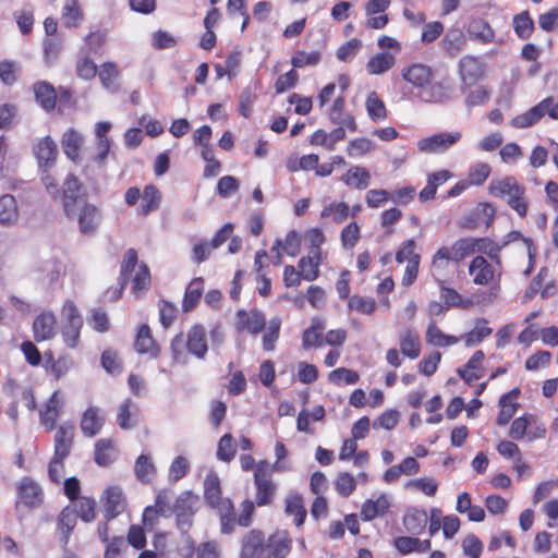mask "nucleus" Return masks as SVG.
Instances as JSON below:
<instances>
[{"label": "nucleus", "instance_id": "6ab92c4d", "mask_svg": "<svg viewBox=\"0 0 558 558\" xmlns=\"http://www.w3.org/2000/svg\"><path fill=\"white\" fill-rule=\"evenodd\" d=\"M186 348L189 352L198 359H203L208 350L206 330L201 325L193 326L187 332Z\"/></svg>", "mask_w": 558, "mask_h": 558}, {"label": "nucleus", "instance_id": "4c0bfd02", "mask_svg": "<svg viewBox=\"0 0 558 558\" xmlns=\"http://www.w3.org/2000/svg\"><path fill=\"white\" fill-rule=\"evenodd\" d=\"M117 458L116 447L110 439H99L95 445V461L98 465L107 466Z\"/></svg>", "mask_w": 558, "mask_h": 558}, {"label": "nucleus", "instance_id": "774afa93", "mask_svg": "<svg viewBox=\"0 0 558 558\" xmlns=\"http://www.w3.org/2000/svg\"><path fill=\"white\" fill-rule=\"evenodd\" d=\"M77 513L85 522H90L96 517V501L88 497H82L77 501Z\"/></svg>", "mask_w": 558, "mask_h": 558}, {"label": "nucleus", "instance_id": "bf43d9fd", "mask_svg": "<svg viewBox=\"0 0 558 558\" xmlns=\"http://www.w3.org/2000/svg\"><path fill=\"white\" fill-rule=\"evenodd\" d=\"M133 282V292L138 294L145 290L150 284V274L148 267L145 264H141L137 267V270L134 271V276L132 278Z\"/></svg>", "mask_w": 558, "mask_h": 558}, {"label": "nucleus", "instance_id": "052dcab7", "mask_svg": "<svg viewBox=\"0 0 558 558\" xmlns=\"http://www.w3.org/2000/svg\"><path fill=\"white\" fill-rule=\"evenodd\" d=\"M235 445L233 441V437L230 434H225L219 442L217 449V457L219 460L229 462L235 456Z\"/></svg>", "mask_w": 558, "mask_h": 558}, {"label": "nucleus", "instance_id": "c9c22d12", "mask_svg": "<svg viewBox=\"0 0 558 558\" xmlns=\"http://www.w3.org/2000/svg\"><path fill=\"white\" fill-rule=\"evenodd\" d=\"M444 49L450 56L458 54L466 45V37L459 28L449 29L442 38Z\"/></svg>", "mask_w": 558, "mask_h": 558}, {"label": "nucleus", "instance_id": "ddd939ff", "mask_svg": "<svg viewBox=\"0 0 558 558\" xmlns=\"http://www.w3.org/2000/svg\"><path fill=\"white\" fill-rule=\"evenodd\" d=\"M33 151L39 167L44 169H50L54 165L58 156L57 144L49 136L38 140L33 147Z\"/></svg>", "mask_w": 558, "mask_h": 558}, {"label": "nucleus", "instance_id": "a18cd8bd", "mask_svg": "<svg viewBox=\"0 0 558 558\" xmlns=\"http://www.w3.org/2000/svg\"><path fill=\"white\" fill-rule=\"evenodd\" d=\"M365 108L368 118L374 122H379L387 118L386 106L375 92H372L367 95L365 100Z\"/></svg>", "mask_w": 558, "mask_h": 558}, {"label": "nucleus", "instance_id": "b1692460", "mask_svg": "<svg viewBox=\"0 0 558 558\" xmlns=\"http://www.w3.org/2000/svg\"><path fill=\"white\" fill-rule=\"evenodd\" d=\"M323 260L322 251H310L307 256L299 260L302 278L306 281H314L319 276V265Z\"/></svg>", "mask_w": 558, "mask_h": 558}, {"label": "nucleus", "instance_id": "1a4fd4ad", "mask_svg": "<svg viewBox=\"0 0 558 558\" xmlns=\"http://www.w3.org/2000/svg\"><path fill=\"white\" fill-rule=\"evenodd\" d=\"M454 84L450 78H444L425 87L421 92V98L430 104H442L452 99Z\"/></svg>", "mask_w": 558, "mask_h": 558}, {"label": "nucleus", "instance_id": "e2e57ef3", "mask_svg": "<svg viewBox=\"0 0 558 558\" xmlns=\"http://www.w3.org/2000/svg\"><path fill=\"white\" fill-rule=\"evenodd\" d=\"M217 510L220 514L221 532L230 534L234 526L233 505L231 500L223 501L222 507Z\"/></svg>", "mask_w": 558, "mask_h": 558}, {"label": "nucleus", "instance_id": "bb28decb", "mask_svg": "<svg viewBox=\"0 0 558 558\" xmlns=\"http://www.w3.org/2000/svg\"><path fill=\"white\" fill-rule=\"evenodd\" d=\"M236 317L238 328L240 330H247L252 335L258 333L266 324L264 315L257 311H251L250 313L239 311Z\"/></svg>", "mask_w": 558, "mask_h": 558}, {"label": "nucleus", "instance_id": "20e7f679", "mask_svg": "<svg viewBox=\"0 0 558 558\" xmlns=\"http://www.w3.org/2000/svg\"><path fill=\"white\" fill-rule=\"evenodd\" d=\"M61 336L65 344L74 349L78 345L83 318L73 301L63 303L61 313Z\"/></svg>", "mask_w": 558, "mask_h": 558}, {"label": "nucleus", "instance_id": "58836bf2", "mask_svg": "<svg viewBox=\"0 0 558 558\" xmlns=\"http://www.w3.org/2000/svg\"><path fill=\"white\" fill-rule=\"evenodd\" d=\"M286 508L284 511L288 515H293L295 524L298 526L302 525L305 517L306 510L304 508L303 498L295 493H290L286 497Z\"/></svg>", "mask_w": 558, "mask_h": 558}, {"label": "nucleus", "instance_id": "13d9d810", "mask_svg": "<svg viewBox=\"0 0 558 558\" xmlns=\"http://www.w3.org/2000/svg\"><path fill=\"white\" fill-rule=\"evenodd\" d=\"M356 488V480L348 472H341L335 481V489L342 497H349Z\"/></svg>", "mask_w": 558, "mask_h": 558}, {"label": "nucleus", "instance_id": "0eeeda50", "mask_svg": "<svg viewBox=\"0 0 558 558\" xmlns=\"http://www.w3.org/2000/svg\"><path fill=\"white\" fill-rule=\"evenodd\" d=\"M459 74L462 83L473 86L485 75V64L471 54L464 56L459 61Z\"/></svg>", "mask_w": 558, "mask_h": 558}, {"label": "nucleus", "instance_id": "c756f323", "mask_svg": "<svg viewBox=\"0 0 558 558\" xmlns=\"http://www.w3.org/2000/svg\"><path fill=\"white\" fill-rule=\"evenodd\" d=\"M390 507L389 499L386 495H380L376 499H367L361 508V515L364 521H372L377 515H383Z\"/></svg>", "mask_w": 558, "mask_h": 558}, {"label": "nucleus", "instance_id": "09e8293b", "mask_svg": "<svg viewBox=\"0 0 558 558\" xmlns=\"http://www.w3.org/2000/svg\"><path fill=\"white\" fill-rule=\"evenodd\" d=\"M160 201L161 195L159 190L153 184L146 185L143 192L142 214L146 216L157 210L160 206Z\"/></svg>", "mask_w": 558, "mask_h": 558}, {"label": "nucleus", "instance_id": "f257e3e1", "mask_svg": "<svg viewBox=\"0 0 558 558\" xmlns=\"http://www.w3.org/2000/svg\"><path fill=\"white\" fill-rule=\"evenodd\" d=\"M488 191L493 196L504 199L521 218L526 216L525 189L513 177L493 180Z\"/></svg>", "mask_w": 558, "mask_h": 558}, {"label": "nucleus", "instance_id": "c03bdc74", "mask_svg": "<svg viewBox=\"0 0 558 558\" xmlns=\"http://www.w3.org/2000/svg\"><path fill=\"white\" fill-rule=\"evenodd\" d=\"M134 472L138 481L149 483L156 475V466L149 456L141 454L135 461Z\"/></svg>", "mask_w": 558, "mask_h": 558}, {"label": "nucleus", "instance_id": "0e129e2a", "mask_svg": "<svg viewBox=\"0 0 558 558\" xmlns=\"http://www.w3.org/2000/svg\"><path fill=\"white\" fill-rule=\"evenodd\" d=\"M281 320L278 317H274L269 320L266 333L263 337V345L267 351H271L275 348V342L279 338Z\"/></svg>", "mask_w": 558, "mask_h": 558}, {"label": "nucleus", "instance_id": "680f3d73", "mask_svg": "<svg viewBox=\"0 0 558 558\" xmlns=\"http://www.w3.org/2000/svg\"><path fill=\"white\" fill-rule=\"evenodd\" d=\"M532 423H534L533 415H524L515 418L511 424L509 436L515 440L522 439L524 436H526L527 428L530 425H532Z\"/></svg>", "mask_w": 558, "mask_h": 558}, {"label": "nucleus", "instance_id": "423d86ee", "mask_svg": "<svg viewBox=\"0 0 558 558\" xmlns=\"http://www.w3.org/2000/svg\"><path fill=\"white\" fill-rule=\"evenodd\" d=\"M44 493L41 486L31 477H23L17 483L16 510L21 507L34 509L41 505Z\"/></svg>", "mask_w": 558, "mask_h": 558}, {"label": "nucleus", "instance_id": "864d4df0", "mask_svg": "<svg viewBox=\"0 0 558 558\" xmlns=\"http://www.w3.org/2000/svg\"><path fill=\"white\" fill-rule=\"evenodd\" d=\"M350 215V207L344 202L331 203L323 208L320 211L322 218L331 217L337 222H343Z\"/></svg>", "mask_w": 558, "mask_h": 558}, {"label": "nucleus", "instance_id": "6e6552de", "mask_svg": "<svg viewBox=\"0 0 558 558\" xmlns=\"http://www.w3.org/2000/svg\"><path fill=\"white\" fill-rule=\"evenodd\" d=\"M267 462H260L257 464L254 480L257 487L256 493V504L257 506H265L271 501V498L275 494L276 486L269 478V474L267 473Z\"/></svg>", "mask_w": 558, "mask_h": 558}, {"label": "nucleus", "instance_id": "f8f14e48", "mask_svg": "<svg viewBox=\"0 0 558 558\" xmlns=\"http://www.w3.org/2000/svg\"><path fill=\"white\" fill-rule=\"evenodd\" d=\"M34 339L37 342L52 339L57 335V319L52 312L39 314L33 322Z\"/></svg>", "mask_w": 558, "mask_h": 558}, {"label": "nucleus", "instance_id": "e433bc0d", "mask_svg": "<svg viewBox=\"0 0 558 558\" xmlns=\"http://www.w3.org/2000/svg\"><path fill=\"white\" fill-rule=\"evenodd\" d=\"M396 63V58L391 53L383 52L372 57L366 63V70L372 75H379L389 71Z\"/></svg>", "mask_w": 558, "mask_h": 558}, {"label": "nucleus", "instance_id": "473e14b6", "mask_svg": "<svg viewBox=\"0 0 558 558\" xmlns=\"http://www.w3.org/2000/svg\"><path fill=\"white\" fill-rule=\"evenodd\" d=\"M135 350L140 354H149L151 357H156L159 353V348L156 344L147 325H143L137 332Z\"/></svg>", "mask_w": 558, "mask_h": 558}, {"label": "nucleus", "instance_id": "f3484780", "mask_svg": "<svg viewBox=\"0 0 558 558\" xmlns=\"http://www.w3.org/2000/svg\"><path fill=\"white\" fill-rule=\"evenodd\" d=\"M265 555L264 535L262 532L252 530L242 541L240 558H260Z\"/></svg>", "mask_w": 558, "mask_h": 558}, {"label": "nucleus", "instance_id": "8fccbe9b", "mask_svg": "<svg viewBox=\"0 0 558 558\" xmlns=\"http://www.w3.org/2000/svg\"><path fill=\"white\" fill-rule=\"evenodd\" d=\"M427 343L435 347H447L456 344L459 339L454 336L445 335L435 324H429L426 330Z\"/></svg>", "mask_w": 558, "mask_h": 558}, {"label": "nucleus", "instance_id": "9b49d317", "mask_svg": "<svg viewBox=\"0 0 558 558\" xmlns=\"http://www.w3.org/2000/svg\"><path fill=\"white\" fill-rule=\"evenodd\" d=\"M292 539L286 531H277L264 541L266 558H286L291 549Z\"/></svg>", "mask_w": 558, "mask_h": 558}, {"label": "nucleus", "instance_id": "a878e982", "mask_svg": "<svg viewBox=\"0 0 558 558\" xmlns=\"http://www.w3.org/2000/svg\"><path fill=\"white\" fill-rule=\"evenodd\" d=\"M105 517L111 520L120 514L124 509V499L122 490L119 487H109L104 494Z\"/></svg>", "mask_w": 558, "mask_h": 558}, {"label": "nucleus", "instance_id": "de8ad7c7", "mask_svg": "<svg viewBox=\"0 0 558 558\" xmlns=\"http://www.w3.org/2000/svg\"><path fill=\"white\" fill-rule=\"evenodd\" d=\"M375 149V144L367 137H357L349 141L345 151L351 158L363 157Z\"/></svg>", "mask_w": 558, "mask_h": 558}, {"label": "nucleus", "instance_id": "5fc2aeb1", "mask_svg": "<svg viewBox=\"0 0 558 558\" xmlns=\"http://www.w3.org/2000/svg\"><path fill=\"white\" fill-rule=\"evenodd\" d=\"M137 412L136 405L132 400L126 399L119 408L118 412V424L122 429H130L135 425L132 420L135 417Z\"/></svg>", "mask_w": 558, "mask_h": 558}, {"label": "nucleus", "instance_id": "dca6fc26", "mask_svg": "<svg viewBox=\"0 0 558 558\" xmlns=\"http://www.w3.org/2000/svg\"><path fill=\"white\" fill-rule=\"evenodd\" d=\"M74 425L64 423L57 428L54 435V457L65 458L69 456L74 438Z\"/></svg>", "mask_w": 558, "mask_h": 558}, {"label": "nucleus", "instance_id": "2f4dec72", "mask_svg": "<svg viewBox=\"0 0 558 558\" xmlns=\"http://www.w3.org/2000/svg\"><path fill=\"white\" fill-rule=\"evenodd\" d=\"M427 521L428 515L425 510L413 508L404 514L403 525L409 533L417 535L424 531Z\"/></svg>", "mask_w": 558, "mask_h": 558}, {"label": "nucleus", "instance_id": "393cba45", "mask_svg": "<svg viewBox=\"0 0 558 558\" xmlns=\"http://www.w3.org/2000/svg\"><path fill=\"white\" fill-rule=\"evenodd\" d=\"M61 145L63 153L73 161H78L80 151L84 145V136L74 129H69L63 133Z\"/></svg>", "mask_w": 558, "mask_h": 558}, {"label": "nucleus", "instance_id": "ea45409f", "mask_svg": "<svg viewBox=\"0 0 558 558\" xmlns=\"http://www.w3.org/2000/svg\"><path fill=\"white\" fill-rule=\"evenodd\" d=\"M400 348L403 355L414 360L421 353L420 337L410 329L400 335Z\"/></svg>", "mask_w": 558, "mask_h": 558}, {"label": "nucleus", "instance_id": "338daca9", "mask_svg": "<svg viewBox=\"0 0 558 558\" xmlns=\"http://www.w3.org/2000/svg\"><path fill=\"white\" fill-rule=\"evenodd\" d=\"M329 380L336 385L342 383L352 385L359 380V374L352 369L339 367L329 374Z\"/></svg>", "mask_w": 558, "mask_h": 558}, {"label": "nucleus", "instance_id": "a211bd4d", "mask_svg": "<svg viewBox=\"0 0 558 558\" xmlns=\"http://www.w3.org/2000/svg\"><path fill=\"white\" fill-rule=\"evenodd\" d=\"M104 422L105 418L100 409L89 407L82 415L80 427L83 435L90 438L100 432Z\"/></svg>", "mask_w": 558, "mask_h": 558}, {"label": "nucleus", "instance_id": "4468645a", "mask_svg": "<svg viewBox=\"0 0 558 558\" xmlns=\"http://www.w3.org/2000/svg\"><path fill=\"white\" fill-rule=\"evenodd\" d=\"M197 501V497L191 493H184L177 499L174 511L178 518V525L181 529L191 525V518L195 512Z\"/></svg>", "mask_w": 558, "mask_h": 558}, {"label": "nucleus", "instance_id": "cd10ccee", "mask_svg": "<svg viewBox=\"0 0 558 558\" xmlns=\"http://www.w3.org/2000/svg\"><path fill=\"white\" fill-rule=\"evenodd\" d=\"M340 180L347 186H351L357 190H364L369 185L371 173L364 167L353 166L341 175Z\"/></svg>", "mask_w": 558, "mask_h": 558}, {"label": "nucleus", "instance_id": "69168bd1", "mask_svg": "<svg viewBox=\"0 0 558 558\" xmlns=\"http://www.w3.org/2000/svg\"><path fill=\"white\" fill-rule=\"evenodd\" d=\"M490 174V166L485 162L474 165L469 172V183L471 185H482Z\"/></svg>", "mask_w": 558, "mask_h": 558}, {"label": "nucleus", "instance_id": "72a5a7b5", "mask_svg": "<svg viewBox=\"0 0 558 558\" xmlns=\"http://www.w3.org/2000/svg\"><path fill=\"white\" fill-rule=\"evenodd\" d=\"M545 109L546 102H539L526 112L513 118L510 124L517 129L530 128L545 116Z\"/></svg>", "mask_w": 558, "mask_h": 558}, {"label": "nucleus", "instance_id": "3c124183", "mask_svg": "<svg viewBox=\"0 0 558 558\" xmlns=\"http://www.w3.org/2000/svg\"><path fill=\"white\" fill-rule=\"evenodd\" d=\"M36 99L40 102V105L46 109H52L56 105V92L54 88L46 83L39 82L34 86Z\"/></svg>", "mask_w": 558, "mask_h": 558}, {"label": "nucleus", "instance_id": "39448f33", "mask_svg": "<svg viewBox=\"0 0 558 558\" xmlns=\"http://www.w3.org/2000/svg\"><path fill=\"white\" fill-rule=\"evenodd\" d=\"M462 137L461 132H438L417 141V150L422 154H441L456 145Z\"/></svg>", "mask_w": 558, "mask_h": 558}, {"label": "nucleus", "instance_id": "5701e85b", "mask_svg": "<svg viewBox=\"0 0 558 558\" xmlns=\"http://www.w3.org/2000/svg\"><path fill=\"white\" fill-rule=\"evenodd\" d=\"M466 33L472 40L484 45L493 43L495 38V32L483 19L471 20L468 24Z\"/></svg>", "mask_w": 558, "mask_h": 558}, {"label": "nucleus", "instance_id": "a19ab883", "mask_svg": "<svg viewBox=\"0 0 558 558\" xmlns=\"http://www.w3.org/2000/svg\"><path fill=\"white\" fill-rule=\"evenodd\" d=\"M19 218V208L14 196L10 194L0 197V223L12 225Z\"/></svg>", "mask_w": 558, "mask_h": 558}, {"label": "nucleus", "instance_id": "4be33fe9", "mask_svg": "<svg viewBox=\"0 0 558 558\" xmlns=\"http://www.w3.org/2000/svg\"><path fill=\"white\" fill-rule=\"evenodd\" d=\"M512 242H518L519 246L527 255L529 265H527V267L523 271V275L525 277H527L531 274V271H532V269L534 267V262H535L536 250L533 246V242H532L531 239L524 238L520 232L511 231L502 240L501 246H505V245H507L509 243H512Z\"/></svg>", "mask_w": 558, "mask_h": 558}, {"label": "nucleus", "instance_id": "6e6d98bb", "mask_svg": "<svg viewBox=\"0 0 558 558\" xmlns=\"http://www.w3.org/2000/svg\"><path fill=\"white\" fill-rule=\"evenodd\" d=\"M492 331V328L487 326V320L480 319L476 322L475 327L463 337L464 343L466 347H473L488 337Z\"/></svg>", "mask_w": 558, "mask_h": 558}, {"label": "nucleus", "instance_id": "f704fd0d", "mask_svg": "<svg viewBox=\"0 0 558 558\" xmlns=\"http://www.w3.org/2000/svg\"><path fill=\"white\" fill-rule=\"evenodd\" d=\"M325 329V324L319 318H314L312 320V325L304 330L302 337V344L304 349H310L312 347H322L324 343L323 331Z\"/></svg>", "mask_w": 558, "mask_h": 558}, {"label": "nucleus", "instance_id": "9d476101", "mask_svg": "<svg viewBox=\"0 0 558 558\" xmlns=\"http://www.w3.org/2000/svg\"><path fill=\"white\" fill-rule=\"evenodd\" d=\"M64 405L63 397L59 391H54L47 402L39 410L40 423L47 430L56 428V423Z\"/></svg>", "mask_w": 558, "mask_h": 558}, {"label": "nucleus", "instance_id": "49530a36", "mask_svg": "<svg viewBox=\"0 0 558 558\" xmlns=\"http://www.w3.org/2000/svg\"><path fill=\"white\" fill-rule=\"evenodd\" d=\"M119 75L118 68L116 63L112 62H105L99 70L98 76L101 82V85L104 88L111 93H116L119 89V86L117 84V78Z\"/></svg>", "mask_w": 558, "mask_h": 558}, {"label": "nucleus", "instance_id": "79ce46f5", "mask_svg": "<svg viewBox=\"0 0 558 558\" xmlns=\"http://www.w3.org/2000/svg\"><path fill=\"white\" fill-rule=\"evenodd\" d=\"M203 290L204 281L202 278H195L190 282L182 302V308L184 312H190L195 307L202 296Z\"/></svg>", "mask_w": 558, "mask_h": 558}, {"label": "nucleus", "instance_id": "c85d7f7f", "mask_svg": "<svg viewBox=\"0 0 558 558\" xmlns=\"http://www.w3.org/2000/svg\"><path fill=\"white\" fill-rule=\"evenodd\" d=\"M205 498L210 507L219 509L222 507V502L230 500L229 498L221 497L220 480L216 473H209L204 483Z\"/></svg>", "mask_w": 558, "mask_h": 558}, {"label": "nucleus", "instance_id": "f03ea898", "mask_svg": "<svg viewBox=\"0 0 558 558\" xmlns=\"http://www.w3.org/2000/svg\"><path fill=\"white\" fill-rule=\"evenodd\" d=\"M64 213L70 220L76 221L78 230L86 235L94 234L101 222L99 208L85 199L68 201L64 204Z\"/></svg>", "mask_w": 558, "mask_h": 558}, {"label": "nucleus", "instance_id": "7ed1b4c3", "mask_svg": "<svg viewBox=\"0 0 558 558\" xmlns=\"http://www.w3.org/2000/svg\"><path fill=\"white\" fill-rule=\"evenodd\" d=\"M474 243L470 238H462L451 246H441L434 254L432 267L436 271L445 270L450 262L459 263L466 256L474 254Z\"/></svg>", "mask_w": 558, "mask_h": 558}, {"label": "nucleus", "instance_id": "412c9836", "mask_svg": "<svg viewBox=\"0 0 558 558\" xmlns=\"http://www.w3.org/2000/svg\"><path fill=\"white\" fill-rule=\"evenodd\" d=\"M520 390L512 389L511 391L502 395L499 399L500 412L497 416V424L504 426L509 423V421L515 414L519 403L517 399L519 397Z\"/></svg>", "mask_w": 558, "mask_h": 558}, {"label": "nucleus", "instance_id": "603ef678", "mask_svg": "<svg viewBox=\"0 0 558 558\" xmlns=\"http://www.w3.org/2000/svg\"><path fill=\"white\" fill-rule=\"evenodd\" d=\"M408 490H418L426 496L433 497L438 489V483L432 477H418L410 480L404 485Z\"/></svg>", "mask_w": 558, "mask_h": 558}, {"label": "nucleus", "instance_id": "37998d69", "mask_svg": "<svg viewBox=\"0 0 558 558\" xmlns=\"http://www.w3.org/2000/svg\"><path fill=\"white\" fill-rule=\"evenodd\" d=\"M62 22L65 27H76L83 20V11L77 0H65L62 9Z\"/></svg>", "mask_w": 558, "mask_h": 558}, {"label": "nucleus", "instance_id": "aec40b11", "mask_svg": "<svg viewBox=\"0 0 558 558\" xmlns=\"http://www.w3.org/2000/svg\"><path fill=\"white\" fill-rule=\"evenodd\" d=\"M403 80L409 82L415 87H425L432 77V70L429 66L421 63H413L401 71Z\"/></svg>", "mask_w": 558, "mask_h": 558}, {"label": "nucleus", "instance_id": "2eb2a0df", "mask_svg": "<svg viewBox=\"0 0 558 558\" xmlns=\"http://www.w3.org/2000/svg\"><path fill=\"white\" fill-rule=\"evenodd\" d=\"M469 274L472 281L477 286H487L495 279V271L492 265L483 257L476 256L469 266Z\"/></svg>", "mask_w": 558, "mask_h": 558}, {"label": "nucleus", "instance_id": "4d7b16f0", "mask_svg": "<svg viewBox=\"0 0 558 558\" xmlns=\"http://www.w3.org/2000/svg\"><path fill=\"white\" fill-rule=\"evenodd\" d=\"M513 29L521 39H526L532 35L534 22L529 12H522L513 17Z\"/></svg>", "mask_w": 558, "mask_h": 558}, {"label": "nucleus", "instance_id": "7c9ffc66", "mask_svg": "<svg viewBox=\"0 0 558 558\" xmlns=\"http://www.w3.org/2000/svg\"><path fill=\"white\" fill-rule=\"evenodd\" d=\"M430 541H421L416 537L400 536L395 539V547L402 555L411 553H426L430 549Z\"/></svg>", "mask_w": 558, "mask_h": 558}]
</instances>
